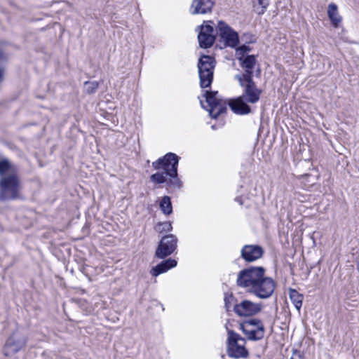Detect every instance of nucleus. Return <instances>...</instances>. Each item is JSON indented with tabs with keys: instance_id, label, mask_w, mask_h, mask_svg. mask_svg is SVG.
Returning a JSON list of instances; mask_svg holds the SVG:
<instances>
[{
	"instance_id": "obj_1",
	"label": "nucleus",
	"mask_w": 359,
	"mask_h": 359,
	"mask_svg": "<svg viewBox=\"0 0 359 359\" xmlns=\"http://www.w3.org/2000/svg\"><path fill=\"white\" fill-rule=\"evenodd\" d=\"M22 182L17 167L8 158L0 159V201L22 198Z\"/></svg>"
},
{
	"instance_id": "obj_2",
	"label": "nucleus",
	"mask_w": 359,
	"mask_h": 359,
	"mask_svg": "<svg viewBox=\"0 0 359 359\" xmlns=\"http://www.w3.org/2000/svg\"><path fill=\"white\" fill-rule=\"evenodd\" d=\"M178 162L179 157L174 153H168L153 162L152 166L154 169H163V171L151 175V181L157 184L166 182L168 187L180 189L182 187V182L177 174Z\"/></svg>"
},
{
	"instance_id": "obj_3",
	"label": "nucleus",
	"mask_w": 359,
	"mask_h": 359,
	"mask_svg": "<svg viewBox=\"0 0 359 359\" xmlns=\"http://www.w3.org/2000/svg\"><path fill=\"white\" fill-rule=\"evenodd\" d=\"M241 79L240 85L243 88L241 96L229 100L228 102L231 109L237 114H248L251 112L250 107L247 102L255 104L259 100L262 90L258 88L252 78L249 76Z\"/></svg>"
},
{
	"instance_id": "obj_4",
	"label": "nucleus",
	"mask_w": 359,
	"mask_h": 359,
	"mask_svg": "<svg viewBox=\"0 0 359 359\" xmlns=\"http://www.w3.org/2000/svg\"><path fill=\"white\" fill-rule=\"evenodd\" d=\"M265 269L262 266H250L241 270L238 273L237 286L245 288L247 292H249L265 275Z\"/></svg>"
},
{
	"instance_id": "obj_5",
	"label": "nucleus",
	"mask_w": 359,
	"mask_h": 359,
	"mask_svg": "<svg viewBox=\"0 0 359 359\" xmlns=\"http://www.w3.org/2000/svg\"><path fill=\"white\" fill-rule=\"evenodd\" d=\"M216 65L215 59L210 55H203L198 62L200 86L202 88L211 86L213 80L214 69Z\"/></svg>"
},
{
	"instance_id": "obj_6",
	"label": "nucleus",
	"mask_w": 359,
	"mask_h": 359,
	"mask_svg": "<svg viewBox=\"0 0 359 359\" xmlns=\"http://www.w3.org/2000/svg\"><path fill=\"white\" fill-rule=\"evenodd\" d=\"M240 329L250 341H259L264 338L265 328L262 321L257 318L244 320L240 324Z\"/></svg>"
},
{
	"instance_id": "obj_7",
	"label": "nucleus",
	"mask_w": 359,
	"mask_h": 359,
	"mask_svg": "<svg viewBox=\"0 0 359 359\" xmlns=\"http://www.w3.org/2000/svg\"><path fill=\"white\" fill-rule=\"evenodd\" d=\"M275 287L276 283L273 278L264 275L248 292L259 299H267L272 295Z\"/></svg>"
},
{
	"instance_id": "obj_8",
	"label": "nucleus",
	"mask_w": 359,
	"mask_h": 359,
	"mask_svg": "<svg viewBox=\"0 0 359 359\" xmlns=\"http://www.w3.org/2000/svg\"><path fill=\"white\" fill-rule=\"evenodd\" d=\"M178 239L174 234H168L161 239L155 252V257L164 259L172 255L177 247Z\"/></svg>"
},
{
	"instance_id": "obj_9",
	"label": "nucleus",
	"mask_w": 359,
	"mask_h": 359,
	"mask_svg": "<svg viewBox=\"0 0 359 359\" xmlns=\"http://www.w3.org/2000/svg\"><path fill=\"white\" fill-rule=\"evenodd\" d=\"M263 304L255 303L248 299H243L235 303L233 311L240 317H251L258 314L263 309Z\"/></svg>"
},
{
	"instance_id": "obj_10",
	"label": "nucleus",
	"mask_w": 359,
	"mask_h": 359,
	"mask_svg": "<svg viewBox=\"0 0 359 359\" xmlns=\"http://www.w3.org/2000/svg\"><path fill=\"white\" fill-rule=\"evenodd\" d=\"M217 91H205V100L210 107L209 113L210 115L214 118H217L219 115L225 113L226 111V104L227 102L226 100H223L222 99H219L217 97Z\"/></svg>"
},
{
	"instance_id": "obj_11",
	"label": "nucleus",
	"mask_w": 359,
	"mask_h": 359,
	"mask_svg": "<svg viewBox=\"0 0 359 359\" xmlns=\"http://www.w3.org/2000/svg\"><path fill=\"white\" fill-rule=\"evenodd\" d=\"M216 33L224 40L226 46L236 47L238 43V35L227 24L219 21L216 28Z\"/></svg>"
},
{
	"instance_id": "obj_12",
	"label": "nucleus",
	"mask_w": 359,
	"mask_h": 359,
	"mask_svg": "<svg viewBox=\"0 0 359 359\" xmlns=\"http://www.w3.org/2000/svg\"><path fill=\"white\" fill-rule=\"evenodd\" d=\"M212 24H213L212 21H208L206 25H202L198 27L199 33L198 35V39L199 46L201 48H210L215 43L216 34H215V29Z\"/></svg>"
},
{
	"instance_id": "obj_13",
	"label": "nucleus",
	"mask_w": 359,
	"mask_h": 359,
	"mask_svg": "<svg viewBox=\"0 0 359 359\" xmlns=\"http://www.w3.org/2000/svg\"><path fill=\"white\" fill-rule=\"evenodd\" d=\"M238 60L240 62L241 67L245 69V72L242 74L236 75V79L238 81V82H241V79H246L247 76L252 78V69L255 67L257 62L255 56L253 55H248L246 56L240 57Z\"/></svg>"
},
{
	"instance_id": "obj_14",
	"label": "nucleus",
	"mask_w": 359,
	"mask_h": 359,
	"mask_svg": "<svg viewBox=\"0 0 359 359\" xmlns=\"http://www.w3.org/2000/svg\"><path fill=\"white\" fill-rule=\"evenodd\" d=\"M26 340L25 338H18L14 334L11 335L7 340L4 346V352L6 356H11L18 352L25 346Z\"/></svg>"
},
{
	"instance_id": "obj_15",
	"label": "nucleus",
	"mask_w": 359,
	"mask_h": 359,
	"mask_svg": "<svg viewBox=\"0 0 359 359\" xmlns=\"http://www.w3.org/2000/svg\"><path fill=\"white\" fill-rule=\"evenodd\" d=\"M241 257L248 262H254L263 255L264 250L262 247L254 245H246L241 250Z\"/></svg>"
},
{
	"instance_id": "obj_16",
	"label": "nucleus",
	"mask_w": 359,
	"mask_h": 359,
	"mask_svg": "<svg viewBox=\"0 0 359 359\" xmlns=\"http://www.w3.org/2000/svg\"><path fill=\"white\" fill-rule=\"evenodd\" d=\"M214 0H194L191 4L192 14H205L212 11Z\"/></svg>"
},
{
	"instance_id": "obj_17",
	"label": "nucleus",
	"mask_w": 359,
	"mask_h": 359,
	"mask_svg": "<svg viewBox=\"0 0 359 359\" xmlns=\"http://www.w3.org/2000/svg\"><path fill=\"white\" fill-rule=\"evenodd\" d=\"M177 264V262L175 259L169 258L166 260L162 261L156 266L153 267L150 271V273L151 276L156 277L158 275L165 273L169 269L176 266Z\"/></svg>"
},
{
	"instance_id": "obj_18",
	"label": "nucleus",
	"mask_w": 359,
	"mask_h": 359,
	"mask_svg": "<svg viewBox=\"0 0 359 359\" xmlns=\"http://www.w3.org/2000/svg\"><path fill=\"white\" fill-rule=\"evenodd\" d=\"M226 353L229 357L233 358H246L249 355L248 350L243 346H241L238 344L227 345Z\"/></svg>"
},
{
	"instance_id": "obj_19",
	"label": "nucleus",
	"mask_w": 359,
	"mask_h": 359,
	"mask_svg": "<svg viewBox=\"0 0 359 359\" xmlns=\"http://www.w3.org/2000/svg\"><path fill=\"white\" fill-rule=\"evenodd\" d=\"M327 15L334 27H337L341 21V18L338 14L337 6L334 4L328 6Z\"/></svg>"
},
{
	"instance_id": "obj_20",
	"label": "nucleus",
	"mask_w": 359,
	"mask_h": 359,
	"mask_svg": "<svg viewBox=\"0 0 359 359\" xmlns=\"http://www.w3.org/2000/svg\"><path fill=\"white\" fill-rule=\"evenodd\" d=\"M289 295L295 308L299 311L302 306L303 295L299 294L296 290L292 288L289 290Z\"/></svg>"
},
{
	"instance_id": "obj_21",
	"label": "nucleus",
	"mask_w": 359,
	"mask_h": 359,
	"mask_svg": "<svg viewBox=\"0 0 359 359\" xmlns=\"http://www.w3.org/2000/svg\"><path fill=\"white\" fill-rule=\"evenodd\" d=\"M160 208L165 215H170L172 212V207L169 196H163L160 202Z\"/></svg>"
},
{
	"instance_id": "obj_22",
	"label": "nucleus",
	"mask_w": 359,
	"mask_h": 359,
	"mask_svg": "<svg viewBox=\"0 0 359 359\" xmlns=\"http://www.w3.org/2000/svg\"><path fill=\"white\" fill-rule=\"evenodd\" d=\"M155 230L160 233L170 232L172 230V226L170 222H158L155 226Z\"/></svg>"
},
{
	"instance_id": "obj_23",
	"label": "nucleus",
	"mask_w": 359,
	"mask_h": 359,
	"mask_svg": "<svg viewBox=\"0 0 359 359\" xmlns=\"http://www.w3.org/2000/svg\"><path fill=\"white\" fill-rule=\"evenodd\" d=\"M224 301V306H225L226 311L227 312L231 311V307L232 306L233 307V306L235 304H234L236 302L235 297L233 295V294L225 293Z\"/></svg>"
},
{
	"instance_id": "obj_24",
	"label": "nucleus",
	"mask_w": 359,
	"mask_h": 359,
	"mask_svg": "<svg viewBox=\"0 0 359 359\" xmlns=\"http://www.w3.org/2000/svg\"><path fill=\"white\" fill-rule=\"evenodd\" d=\"M86 91L88 94H93L96 92L99 87V83L97 81H86L84 83Z\"/></svg>"
},
{
	"instance_id": "obj_25",
	"label": "nucleus",
	"mask_w": 359,
	"mask_h": 359,
	"mask_svg": "<svg viewBox=\"0 0 359 359\" xmlns=\"http://www.w3.org/2000/svg\"><path fill=\"white\" fill-rule=\"evenodd\" d=\"M227 345H233L237 344L238 334L231 330H228Z\"/></svg>"
},
{
	"instance_id": "obj_26",
	"label": "nucleus",
	"mask_w": 359,
	"mask_h": 359,
	"mask_svg": "<svg viewBox=\"0 0 359 359\" xmlns=\"http://www.w3.org/2000/svg\"><path fill=\"white\" fill-rule=\"evenodd\" d=\"M7 59L6 55L4 54L1 48H0V62L3 61H6ZM4 74H5V68L2 66H0V83L3 82L4 80Z\"/></svg>"
},
{
	"instance_id": "obj_27",
	"label": "nucleus",
	"mask_w": 359,
	"mask_h": 359,
	"mask_svg": "<svg viewBox=\"0 0 359 359\" xmlns=\"http://www.w3.org/2000/svg\"><path fill=\"white\" fill-rule=\"evenodd\" d=\"M259 2V4L262 6V10L258 12V14H263L264 13V11L266 8L268 6L267 0H257Z\"/></svg>"
},
{
	"instance_id": "obj_28",
	"label": "nucleus",
	"mask_w": 359,
	"mask_h": 359,
	"mask_svg": "<svg viewBox=\"0 0 359 359\" xmlns=\"http://www.w3.org/2000/svg\"><path fill=\"white\" fill-rule=\"evenodd\" d=\"M290 359H304V357L302 356L299 351L295 350L294 351L292 356L291 357Z\"/></svg>"
},
{
	"instance_id": "obj_29",
	"label": "nucleus",
	"mask_w": 359,
	"mask_h": 359,
	"mask_svg": "<svg viewBox=\"0 0 359 359\" xmlns=\"http://www.w3.org/2000/svg\"><path fill=\"white\" fill-rule=\"evenodd\" d=\"M239 50L243 51V53H246L250 51V48L248 46L243 45L240 46Z\"/></svg>"
},
{
	"instance_id": "obj_30",
	"label": "nucleus",
	"mask_w": 359,
	"mask_h": 359,
	"mask_svg": "<svg viewBox=\"0 0 359 359\" xmlns=\"http://www.w3.org/2000/svg\"><path fill=\"white\" fill-rule=\"evenodd\" d=\"M355 262L356 264L357 270L359 272V252L355 255Z\"/></svg>"
},
{
	"instance_id": "obj_31",
	"label": "nucleus",
	"mask_w": 359,
	"mask_h": 359,
	"mask_svg": "<svg viewBox=\"0 0 359 359\" xmlns=\"http://www.w3.org/2000/svg\"><path fill=\"white\" fill-rule=\"evenodd\" d=\"M236 201H237L238 203H239L241 205H243V201H242V199L241 197H236Z\"/></svg>"
},
{
	"instance_id": "obj_32",
	"label": "nucleus",
	"mask_w": 359,
	"mask_h": 359,
	"mask_svg": "<svg viewBox=\"0 0 359 359\" xmlns=\"http://www.w3.org/2000/svg\"><path fill=\"white\" fill-rule=\"evenodd\" d=\"M240 340H241V341H245V339H244V338H243V337H241L238 334L237 342H238V341H240Z\"/></svg>"
},
{
	"instance_id": "obj_33",
	"label": "nucleus",
	"mask_w": 359,
	"mask_h": 359,
	"mask_svg": "<svg viewBox=\"0 0 359 359\" xmlns=\"http://www.w3.org/2000/svg\"><path fill=\"white\" fill-rule=\"evenodd\" d=\"M257 72L259 74V72H260V69H257Z\"/></svg>"
}]
</instances>
